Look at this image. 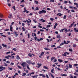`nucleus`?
<instances>
[{
  "label": "nucleus",
  "instance_id": "obj_1",
  "mask_svg": "<svg viewBox=\"0 0 78 78\" xmlns=\"http://www.w3.org/2000/svg\"><path fill=\"white\" fill-rule=\"evenodd\" d=\"M46 11L44 10V9H42V11H40L38 12L39 14H41L42 13L43 14V13H46Z\"/></svg>",
  "mask_w": 78,
  "mask_h": 78
},
{
  "label": "nucleus",
  "instance_id": "obj_2",
  "mask_svg": "<svg viewBox=\"0 0 78 78\" xmlns=\"http://www.w3.org/2000/svg\"><path fill=\"white\" fill-rule=\"evenodd\" d=\"M32 55H33L34 56H35V55L34 54H31L30 53H29L28 54V56H29L30 58H31V57H32Z\"/></svg>",
  "mask_w": 78,
  "mask_h": 78
},
{
  "label": "nucleus",
  "instance_id": "obj_3",
  "mask_svg": "<svg viewBox=\"0 0 78 78\" xmlns=\"http://www.w3.org/2000/svg\"><path fill=\"white\" fill-rule=\"evenodd\" d=\"M13 33H14V34H15V36L16 37H17V36H18L19 35V34H17V32L16 31H14L13 32Z\"/></svg>",
  "mask_w": 78,
  "mask_h": 78
},
{
  "label": "nucleus",
  "instance_id": "obj_4",
  "mask_svg": "<svg viewBox=\"0 0 78 78\" xmlns=\"http://www.w3.org/2000/svg\"><path fill=\"white\" fill-rule=\"evenodd\" d=\"M26 62L28 63V64H31V61H30V60H28L26 61Z\"/></svg>",
  "mask_w": 78,
  "mask_h": 78
},
{
  "label": "nucleus",
  "instance_id": "obj_5",
  "mask_svg": "<svg viewBox=\"0 0 78 78\" xmlns=\"http://www.w3.org/2000/svg\"><path fill=\"white\" fill-rule=\"evenodd\" d=\"M2 45L4 47H5V48H7L8 47V46L6 45V44H2Z\"/></svg>",
  "mask_w": 78,
  "mask_h": 78
},
{
  "label": "nucleus",
  "instance_id": "obj_6",
  "mask_svg": "<svg viewBox=\"0 0 78 78\" xmlns=\"http://www.w3.org/2000/svg\"><path fill=\"white\" fill-rule=\"evenodd\" d=\"M74 29L75 32H76H76L77 33V32H78V30L76 29V28H74Z\"/></svg>",
  "mask_w": 78,
  "mask_h": 78
},
{
  "label": "nucleus",
  "instance_id": "obj_7",
  "mask_svg": "<svg viewBox=\"0 0 78 78\" xmlns=\"http://www.w3.org/2000/svg\"><path fill=\"white\" fill-rule=\"evenodd\" d=\"M58 61L59 62H62L63 61L62 60H61V59H58Z\"/></svg>",
  "mask_w": 78,
  "mask_h": 78
},
{
  "label": "nucleus",
  "instance_id": "obj_8",
  "mask_svg": "<svg viewBox=\"0 0 78 78\" xmlns=\"http://www.w3.org/2000/svg\"><path fill=\"white\" fill-rule=\"evenodd\" d=\"M26 64V62H23L21 64V66H24V65H25V64Z\"/></svg>",
  "mask_w": 78,
  "mask_h": 78
},
{
  "label": "nucleus",
  "instance_id": "obj_9",
  "mask_svg": "<svg viewBox=\"0 0 78 78\" xmlns=\"http://www.w3.org/2000/svg\"><path fill=\"white\" fill-rule=\"evenodd\" d=\"M64 29H62L61 30H59V32H60V33H61V32H62V33H63V31H64Z\"/></svg>",
  "mask_w": 78,
  "mask_h": 78
},
{
  "label": "nucleus",
  "instance_id": "obj_10",
  "mask_svg": "<svg viewBox=\"0 0 78 78\" xmlns=\"http://www.w3.org/2000/svg\"><path fill=\"white\" fill-rule=\"evenodd\" d=\"M74 4L75 5H76V6H76L77 8H78V4L77 3H74Z\"/></svg>",
  "mask_w": 78,
  "mask_h": 78
},
{
  "label": "nucleus",
  "instance_id": "obj_11",
  "mask_svg": "<svg viewBox=\"0 0 78 78\" xmlns=\"http://www.w3.org/2000/svg\"><path fill=\"white\" fill-rule=\"evenodd\" d=\"M61 76H67V74H61Z\"/></svg>",
  "mask_w": 78,
  "mask_h": 78
},
{
  "label": "nucleus",
  "instance_id": "obj_12",
  "mask_svg": "<svg viewBox=\"0 0 78 78\" xmlns=\"http://www.w3.org/2000/svg\"><path fill=\"white\" fill-rule=\"evenodd\" d=\"M34 34V36H35V37H36V34L35 33H33L32 34V36H33V37H34V35H33Z\"/></svg>",
  "mask_w": 78,
  "mask_h": 78
},
{
  "label": "nucleus",
  "instance_id": "obj_13",
  "mask_svg": "<svg viewBox=\"0 0 78 78\" xmlns=\"http://www.w3.org/2000/svg\"><path fill=\"white\" fill-rule=\"evenodd\" d=\"M62 56H67V55L66 54V52H65L63 54H62Z\"/></svg>",
  "mask_w": 78,
  "mask_h": 78
},
{
  "label": "nucleus",
  "instance_id": "obj_14",
  "mask_svg": "<svg viewBox=\"0 0 78 78\" xmlns=\"http://www.w3.org/2000/svg\"><path fill=\"white\" fill-rule=\"evenodd\" d=\"M55 57H51V61H53V59H55Z\"/></svg>",
  "mask_w": 78,
  "mask_h": 78
},
{
  "label": "nucleus",
  "instance_id": "obj_15",
  "mask_svg": "<svg viewBox=\"0 0 78 78\" xmlns=\"http://www.w3.org/2000/svg\"><path fill=\"white\" fill-rule=\"evenodd\" d=\"M73 24H71L70 26H69V28H72V27H73Z\"/></svg>",
  "mask_w": 78,
  "mask_h": 78
},
{
  "label": "nucleus",
  "instance_id": "obj_16",
  "mask_svg": "<svg viewBox=\"0 0 78 78\" xmlns=\"http://www.w3.org/2000/svg\"><path fill=\"white\" fill-rule=\"evenodd\" d=\"M54 68H53L51 70V73H55V72H54Z\"/></svg>",
  "mask_w": 78,
  "mask_h": 78
},
{
  "label": "nucleus",
  "instance_id": "obj_17",
  "mask_svg": "<svg viewBox=\"0 0 78 78\" xmlns=\"http://www.w3.org/2000/svg\"><path fill=\"white\" fill-rule=\"evenodd\" d=\"M57 16H62V14H61L60 13H58V14H57Z\"/></svg>",
  "mask_w": 78,
  "mask_h": 78
},
{
  "label": "nucleus",
  "instance_id": "obj_18",
  "mask_svg": "<svg viewBox=\"0 0 78 78\" xmlns=\"http://www.w3.org/2000/svg\"><path fill=\"white\" fill-rule=\"evenodd\" d=\"M50 75H51V76L52 78H54V76H53V74H52L50 73Z\"/></svg>",
  "mask_w": 78,
  "mask_h": 78
},
{
  "label": "nucleus",
  "instance_id": "obj_19",
  "mask_svg": "<svg viewBox=\"0 0 78 78\" xmlns=\"http://www.w3.org/2000/svg\"><path fill=\"white\" fill-rule=\"evenodd\" d=\"M69 68L71 69V68L72 67V65H70V64H69Z\"/></svg>",
  "mask_w": 78,
  "mask_h": 78
},
{
  "label": "nucleus",
  "instance_id": "obj_20",
  "mask_svg": "<svg viewBox=\"0 0 78 78\" xmlns=\"http://www.w3.org/2000/svg\"><path fill=\"white\" fill-rule=\"evenodd\" d=\"M16 59H20V57L19 56H17L16 57Z\"/></svg>",
  "mask_w": 78,
  "mask_h": 78
},
{
  "label": "nucleus",
  "instance_id": "obj_21",
  "mask_svg": "<svg viewBox=\"0 0 78 78\" xmlns=\"http://www.w3.org/2000/svg\"><path fill=\"white\" fill-rule=\"evenodd\" d=\"M26 22H27V23H30V22H31V20H30V21H29L28 20H27Z\"/></svg>",
  "mask_w": 78,
  "mask_h": 78
},
{
  "label": "nucleus",
  "instance_id": "obj_22",
  "mask_svg": "<svg viewBox=\"0 0 78 78\" xmlns=\"http://www.w3.org/2000/svg\"><path fill=\"white\" fill-rule=\"evenodd\" d=\"M44 50H50V49L48 48H44Z\"/></svg>",
  "mask_w": 78,
  "mask_h": 78
},
{
  "label": "nucleus",
  "instance_id": "obj_23",
  "mask_svg": "<svg viewBox=\"0 0 78 78\" xmlns=\"http://www.w3.org/2000/svg\"><path fill=\"white\" fill-rule=\"evenodd\" d=\"M27 74L26 73H23V74L22 75V76H25Z\"/></svg>",
  "mask_w": 78,
  "mask_h": 78
},
{
  "label": "nucleus",
  "instance_id": "obj_24",
  "mask_svg": "<svg viewBox=\"0 0 78 78\" xmlns=\"http://www.w3.org/2000/svg\"><path fill=\"white\" fill-rule=\"evenodd\" d=\"M0 17L1 18H3V16L2 14H0Z\"/></svg>",
  "mask_w": 78,
  "mask_h": 78
},
{
  "label": "nucleus",
  "instance_id": "obj_25",
  "mask_svg": "<svg viewBox=\"0 0 78 78\" xmlns=\"http://www.w3.org/2000/svg\"><path fill=\"white\" fill-rule=\"evenodd\" d=\"M15 8V6H13L12 7V8L13 9H14V11H16V8Z\"/></svg>",
  "mask_w": 78,
  "mask_h": 78
},
{
  "label": "nucleus",
  "instance_id": "obj_26",
  "mask_svg": "<svg viewBox=\"0 0 78 78\" xmlns=\"http://www.w3.org/2000/svg\"><path fill=\"white\" fill-rule=\"evenodd\" d=\"M10 30H12V25H10Z\"/></svg>",
  "mask_w": 78,
  "mask_h": 78
},
{
  "label": "nucleus",
  "instance_id": "obj_27",
  "mask_svg": "<svg viewBox=\"0 0 78 78\" xmlns=\"http://www.w3.org/2000/svg\"><path fill=\"white\" fill-rule=\"evenodd\" d=\"M74 74L75 75H76V76H78V73H76L75 72L74 73Z\"/></svg>",
  "mask_w": 78,
  "mask_h": 78
},
{
  "label": "nucleus",
  "instance_id": "obj_28",
  "mask_svg": "<svg viewBox=\"0 0 78 78\" xmlns=\"http://www.w3.org/2000/svg\"><path fill=\"white\" fill-rule=\"evenodd\" d=\"M50 27H51V26H50V25H48L47 26L46 28H50Z\"/></svg>",
  "mask_w": 78,
  "mask_h": 78
},
{
  "label": "nucleus",
  "instance_id": "obj_29",
  "mask_svg": "<svg viewBox=\"0 0 78 78\" xmlns=\"http://www.w3.org/2000/svg\"><path fill=\"white\" fill-rule=\"evenodd\" d=\"M73 9H75L76 10V11H78V9H77V8H76V7H74L73 8Z\"/></svg>",
  "mask_w": 78,
  "mask_h": 78
},
{
  "label": "nucleus",
  "instance_id": "obj_30",
  "mask_svg": "<svg viewBox=\"0 0 78 78\" xmlns=\"http://www.w3.org/2000/svg\"><path fill=\"white\" fill-rule=\"evenodd\" d=\"M50 20L51 21H53V20H54V19H53V18H50Z\"/></svg>",
  "mask_w": 78,
  "mask_h": 78
},
{
  "label": "nucleus",
  "instance_id": "obj_31",
  "mask_svg": "<svg viewBox=\"0 0 78 78\" xmlns=\"http://www.w3.org/2000/svg\"><path fill=\"white\" fill-rule=\"evenodd\" d=\"M12 16L11 14H10L9 16H8L9 18H11L12 17Z\"/></svg>",
  "mask_w": 78,
  "mask_h": 78
},
{
  "label": "nucleus",
  "instance_id": "obj_32",
  "mask_svg": "<svg viewBox=\"0 0 78 78\" xmlns=\"http://www.w3.org/2000/svg\"><path fill=\"white\" fill-rule=\"evenodd\" d=\"M76 69H77V70L76 71V72H77V73H78V66L76 67Z\"/></svg>",
  "mask_w": 78,
  "mask_h": 78
},
{
  "label": "nucleus",
  "instance_id": "obj_33",
  "mask_svg": "<svg viewBox=\"0 0 78 78\" xmlns=\"http://www.w3.org/2000/svg\"><path fill=\"white\" fill-rule=\"evenodd\" d=\"M34 2L36 3L35 4H38V1H36V0H35L34 1Z\"/></svg>",
  "mask_w": 78,
  "mask_h": 78
},
{
  "label": "nucleus",
  "instance_id": "obj_34",
  "mask_svg": "<svg viewBox=\"0 0 78 78\" xmlns=\"http://www.w3.org/2000/svg\"><path fill=\"white\" fill-rule=\"evenodd\" d=\"M27 68L28 69V70H30V67H29V66L28 65H27Z\"/></svg>",
  "mask_w": 78,
  "mask_h": 78
},
{
  "label": "nucleus",
  "instance_id": "obj_35",
  "mask_svg": "<svg viewBox=\"0 0 78 78\" xmlns=\"http://www.w3.org/2000/svg\"><path fill=\"white\" fill-rule=\"evenodd\" d=\"M44 52H41V55H40V56H42V55H44Z\"/></svg>",
  "mask_w": 78,
  "mask_h": 78
},
{
  "label": "nucleus",
  "instance_id": "obj_36",
  "mask_svg": "<svg viewBox=\"0 0 78 78\" xmlns=\"http://www.w3.org/2000/svg\"><path fill=\"white\" fill-rule=\"evenodd\" d=\"M22 30H23V31H25V29L23 27H22Z\"/></svg>",
  "mask_w": 78,
  "mask_h": 78
},
{
  "label": "nucleus",
  "instance_id": "obj_37",
  "mask_svg": "<svg viewBox=\"0 0 78 78\" xmlns=\"http://www.w3.org/2000/svg\"><path fill=\"white\" fill-rule=\"evenodd\" d=\"M44 69H48V68L46 66H44Z\"/></svg>",
  "mask_w": 78,
  "mask_h": 78
},
{
  "label": "nucleus",
  "instance_id": "obj_38",
  "mask_svg": "<svg viewBox=\"0 0 78 78\" xmlns=\"http://www.w3.org/2000/svg\"><path fill=\"white\" fill-rule=\"evenodd\" d=\"M12 50L14 51H16V50H17V49L16 48H13L12 49Z\"/></svg>",
  "mask_w": 78,
  "mask_h": 78
},
{
  "label": "nucleus",
  "instance_id": "obj_39",
  "mask_svg": "<svg viewBox=\"0 0 78 78\" xmlns=\"http://www.w3.org/2000/svg\"><path fill=\"white\" fill-rule=\"evenodd\" d=\"M8 69H9L10 70H12V68L8 67Z\"/></svg>",
  "mask_w": 78,
  "mask_h": 78
},
{
  "label": "nucleus",
  "instance_id": "obj_40",
  "mask_svg": "<svg viewBox=\"0 0 78 78\" xmlns=\"http://www.w3.org/2000/svg\"><path fill=\"white\" fill-rule=\"evenodd\" d=\"M64 44V42H62L60 45V46H61V45H63Z\"/></svg>",
  "mask_w": 78,
  "mask_h": 78
},
{
  "label": "nucleus",
  "instance_id": "obj_41",
  "mask_svg": "<svg viewBox=\"0 0 78 78\" xmlns=\"http://www.w3.org/2000/svg\"><path fill=\"white\" fill-rule=\"evenodd\" d=\"M4 64H5V65H4V66H5V67H6V66H8V65L6 64V63H5V62H4Z\"/></svg>",
  "mask_w": 78,
  "mask_h": 78
},
{
  "label": "nucleus",
  "instance_id": "obj_42",
  "mask_svg": "<svg viewBox=\"0 0 78 78\" xmlns=\"http://www.w3.org/2000/svg\"><path fill=\"white\" fill-rule=\"evenodd\" d=\"M57 37L58 39H60L61 38V37L60 35H58V36H57Z\"/></svg>",
  "mask_w": 78,
  "mask_h": 78
},
{
  "label": "nucleus",
  "instance_id": "obj_43",
  "mask_svg": "<svg viewBox=\"0 0 78 78\" xmlns=\"http://www.w3.org/2000/svg\"><path fill=\"white\" fill-rule=\"evenodd\" d=\"M66 19V15H64L63 17L64 19Z\"/></svg>",
  "mask_w": 78,
  "mask_h": 78
},
{
  "label": "nucleus",
  "instance_id": "obj_44",
  "mask_svg": "<svg viewBox=\"0 0 78 78\" xmlns=\"http://www.w3.org/2000/svg\"><path fill=\"white\" fill-rule=\"evenodd\" d=\"M5 58H6L7 59H9V57L8 56H5Z\"/></svg>",
  "mask_w": 78,
  "mask_h": 78
},
{
  "label": "nucleus",
  "instance_id": "obj_45",
  "mask_svg": "<svg viewBox=\"0 0 78 78\" xmlns=\"http://www.w3.org/2000/svg\"><path fill=\"white\" fill-rule=\"evenodd\" d=\"M6 63H7V64H9V63H10V62L9 61H7Z\"/></svg>",
  "mask_w": 78,
  "mask_h": 78
},
{
  "label": "nucleus",
  "instance_id": "obj_46",
  "mask_svg": "<svg viewBox=\"0 0 78 78\" xmlns=\"http://www.w3.org/2000/svg\"><path fill=\"white\" fill-rule=\"evenodd\" d=\"M20 69H21L22 68V67H20V66H17Z\"/></svg>",
  "mask_w": 78,
  "mask_h": 78
},
{
  "label": "nucleus",
  "instance_id": "obj_47",
  "mask_svg": "<svg viewBox=\"0 0 78 78\" xmlns=\"http://www.w3.org/2000/svg\"><path fill=\"white\" fill-rule=\"evenodd\" d=\"M10 53V51L6 53V55H8V54H9V53Z\"/></svg>",
  "mask_w": 78,
  "mask_h": 78
},
{
  "label": "nucleus",
  "instance_id": "obj_48",
  "mask_svg": "<svg viewBox=\"0 0 78 78\" xmlns=\"http://www.w3.org/2000/svg\"><path fill=\"white\" fill-rule=\"evenodd\" d=\"M9 29H5L4 30V31H9Z\"/></svg>",
  "mask_w": 78,
  "mask_h": 78
},
{
  "label": "nucleus",
  "instance_id": "obj_49",
  "mask_svg": "<svg viewBox=\"0 0 78 78\" xmlns=\"http://www.w3.org/2000/svg\"><path fill=\"white\" fill-rule=\"evenodd\" d=\"M33 21H34V22L35 23H37V21H36L35 20H33Z\"/></svg>",
  "mask_w": 78,
  "mask_h": 78
},
{
  "label": "nucleus",
  "instance_id": "obj_50",
  "mask_svg": "<svg viewBox=\"0 0 78 78\" xmlns=\"http://www.w3.org/2000/svg\"><path fill=\"white\" fill-rule=\"evenodd\" d=\"M78 66V64H74V67H76V66Z\"/></svg>",
  "mask_w": 78,
  "mask_h": 78
},
{
  "label": "nucleus",
  "instance_id": "obj_51",
  "mask_svg": "<svg viewBox=\"0 0 78 78\" xmlns=\"http://www.w3.org/2000/svg\"><path fill=\"white\" fill-rule=\"evenodd\" d=\"M42 76V78H45V77H46V76H45V75L43 74V75Z\"/></svg>",
  "mask_w": 78,
  "mask_h": 78
},
{
  "label": "nucleus",
  "instance_id": "obj_52",
  "mask_svg": "<svg viewBox=\"0 0 78 78\" xmlns=\"http://www.w3.org/2000/svg\"><path fill=\"white\" fill-rule=\"evenodd\" d=\"M14 63H11L10 64V65L11 66H13V65H14Z\"/></svg>",
  "mask_w": 78,
  "mask_h": 78
},
{
  "label": "nucleus",
  "instance_id": "obj_53",
  "mask_svg": "<svg viewBox=\"0 0 78 78\" xmlns=\"http://www.w3.org/2000/svg\"><path fill=\"white\" fill-rule=\"evenodd\" d=\"M2 36H3V37H6V36H5V35H2Z\"/></svg>",
  "mask_w": 78,
  "mask_h": 78
},
{
  "label": "nucleus",
  "instance_id": "obj_54",
  "mask_svg": "<svg viewBox=\"0 0 78 78\" xmlns=\"http://www.w3.org/2000/svg\"><path fill=\"white\" fill-rule=\"evenodd\" d=\"M65 33H67V32H68V30H67L65 28Z\"/></svg>",
  "mask_w": 78,
  "mask_h": 78
},
{
  "label": "nucleus",
  "instance_id": "obj_55",
  "mask_svg": "<svg viewBox=\"0 0 78 78\" xmlns=\"http://www.w3.org/2000/svg\"><path fill=\"white\" fill-rule=\"evenodd\" d=\"M67 3H68L67 1H64V3L67 4Z\"/></svg>",
  "mask_w": 78,
  "mask_h": 78
},
{
  "label": "nucleus",
  "instance_id": "obj_56",
  "mask_svg": "<svg viewBox=\"0 0 78 78\" xmlns=\"http://www.w3.org/2000/svg\"><path fill=\"white\" fill-rule=\"evenodd\" d=\"M50 2H54V0H51Z\"/></svg>",
  "mask_w": 78,
  "mask_h": 78
},
{
  "label": "nucleus",
  "instance_id": "obj_57",
  "mask_svg": "<svg viewBox=\"0 0 78 78\" xmlns=\"http://www.w3.org/2000/svg\"><path fill=\"white\" fill-rule=\"evenodd\" d=\"M46 76L47 78H49V77H48V76L47 74H46Z\"/></svg>",
  "mask_w": 78,
  "mask_h": 78
},
{
  "label": "nucleus",
  "instance_id": "obj_58",
  "mask_svg": "<svg viewBox=\"0 0 78 78\" xmlns=\"http://www.w3.org/2000/svg\"><path fill=\"white\" fill-rule=\"evenodd\" d=\"M57 61V60L56 59H55L54 60V62H56Z\"/></svg>",
  "mask_w": 78,
  "mask_h": 78
},
{
  "label": "nucleus",
  "instance_id": "obj_59",
  "mask_svg": "<svg viewBox=\"0 0 78 78\" xmlns=\"http://www.w3.org/2000/svg\"><path fill=\"white\" fill-rule=\"evenodd\" d=\"M73 47H76V44H73Z\"/></svg>",
  "mask_w": 78,
  "mask_h": 78
},
{
  "label": "nucleus",
  "instance_id": "obj_60",
  "mask_svg": "<svg viewBox=\"0 0 78 78\" xmlns=\"http://www.w3.org/2000/svg\"><path fill=\"white\" fill-rule=\"evenodd\" d=\"M51 47H55V45H53L52 46H51Z\"/></svg>",
  "mask_w": 78,
  "mask_h": 78
},
{
  "label": "nucleus",
  "instance_id": "obj_61",
  "mask_svg": "<svg viewBox=\"0 0 78 78\" xmlns=\"http://www.w3.org/2000/svg\"><path fill=\"white\" fill-rule=\"evenodd\" d=\"M7 5L9 6V7H10L11 6V4H9V3L7 4Z\"/></svg>",
  "mask_w": 78,
  "mask_h": 78
},
{
  "label": "nucleus",
  "instance_id": "obj_62",
  "mask_svg": "<svg viewBox=\"0 0 78 78\" xmlns=\"http://www.w3.org/2000/svg\"><path fill=\"white\" fill-rule=\"evenodd\" d=\"M47 10H48V11H50V9L49 8H47Z\"/></svg>",
  "mask_w": 78,
  "mask_h": 78
},
{
  "label": "nucleus",
  "instance_id": "obj_63",
  "mask_svg": "<svg viewBox=\"0 0 78 78\" xmlns=\"http://www.w3.org/2000/svg\"><path fill=\"white\" fill-rule=\"evenodd\" d=\"M9 40L10 41H11V39L10 38L8 37Z\"/></svg>",
  "mask_w": 78,
  "mask_h": 78
},
{
  "label": "nucleus",
  "instance_id": "obj_64",
  "mask_svg": "<svg viewBox=\"0 0 78 78\" xmlns=\"http://www.w3.org/2000/svg\"><path fill=\"white\" fill-rule=\"evenodd\" d=\"M67 62H68V61H64L65 63H67Z\"/></svg>",
  "mask_w": 78,
  "mask_h": 78
}]
</instances>
